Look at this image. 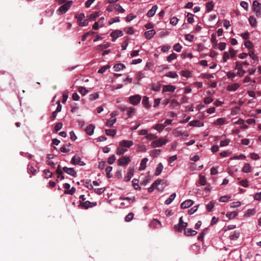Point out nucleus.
<instances>
[{
  "instance_id": "obj_33",
  "label": "nucleus",
  "mask_w": 261,
  "mask_h": 261,
  "mask_svg": "<svg viewBox=\"0 0 261 261\" xmlns=\"http://www.w3.org/2000/svg\"><path fill=\"white\" fill-rule=\"evenodd\" d=\"M214 3L212 1L208 2L206 5V8L207 12H210L213 9Z\"/></svg>"
},
{
  "instance_id": "obj_25",
  "label": "nucleus",
  "mask_w": 261,
  "mask_h": 261,
  "mask_svg": "<svg viewBox=\"0 0 261 261\" xmlns=\"http://www.w3.org/2000/svg\"><path fill=\"white\" fill-rule=\"evenodd\" d=\"M189 125L192 126L201 127L203 126V123H201L198 120H193L189 122Z\"/></svg>"
},
{
  "instance_id": "obj_30",
  "label": "nucleus",
  "mask_w": 261,
  "mask_h": 261,
  "mask_svg": "<svg viewBox=\"0 0 261 261\" xmlns=\"http://www.w3.org/2000/svg\"><path fill=\"white\" fill-rule=\"evenodd\" d=\"M165 127V125L163 124H157L153 126V128L156 130H158L159 132H161L164 127Z\"/></svg>"
},
{
  "instance_id": "obj_5",
  "label": "nucleus",
  "mask_w": 261,
  "mask_h": 261,
  "mask_svg": "<svg viewBox=\"0 0 261 261\" xmlns=\"http://www.w3.org/2000/svg\"><path fill=\"white\" fill-rule=\"evenodd\" d=\"M70 163L73 165H78L79 166H84L86 165L84 162L82 161L81 158L77 155H74L72 158Z\"/></svg>"
},
{
  "instance_id": "obj_49",
  "label": "nucleus",
  "mask_w": 261,
  "mask_h": 261,
  "mask_svg": "<svg viewBox=\"0 0 261 261\" xmlns=\"http://www.w3.org/2000/svg\"><path fill=\"white\" fill-rule=\"evenodd\" d=\"M126 111L127 114L128 115V117H130L133 114H134L135 112V109L132 107H129L127 108Z\"/></svg>"
},
{
  "instance_id": "obj_48",
  "label": "nucleus",
  "mask_w": 261,
  "mask_h": 261,
  "mask_svg": "<svg viewBox=\"0 0 261 261\" xmlns=\"http://www.w3.org/2000/svg\"><path fill=\"white\" fill-rule=\"evenodd\" d=\"M95 33V32H93V31H89V32H87L84 35H83V36L82 37V41H85L86 38H87V37H89V36L90 35L94 34Z\"/></svg>"
},
{
  "instance_id": "obj_29",
  "label": "nucleus",
  "mask_w": 261,
  "mask_h": 261,
  "mask_svg": "<svg viewBox=\"0 0 261 261\" xmlns=\"http://www.w3.org/2000/svg\"><path fill=\"white\" fill-rule=\"evenodd\" d=\"M99 13L96 12L88 16V19L89 21L94 20L97 17L99 16Z\"/></svg>"
},
{
  "instance_id": "obj_56",
  "label": "nucleus",
  "mask_w": 261,
  "mask_h": 261,
  "mask_svg": "<svg viewBox=\"0 0 261 261\" xmlns=\"http://www.w3.org/2000/svg\"><path fill=\"white\" fill-rule=\"evenodd\" d=\"M89 21V19L87 18L83 21L82 20V21L79 22L78 24L81 27H86L88 25Z\"/></svg>"
},
{
  "instance_id": "obj_10",
  "label": "nucleus",
  "mask_w": 261,
  "mask_h": 261,
  "mask_svg": "<svg viewBox=\"0 0 261 261\" xmlns=\"http://www.w3.org/2000/svg\"><path fill=\"white\" fill-rule=\"evenodd\" d=\"M134 169L133 167H129L127 170V174L124 177V180L125 181H128L132 178L134 175Z\"/></svg>"
},
{
  "instance_id": "obj_50",
  "label": "nucleus",
  "mask_w": 261,
  "mask_h": 261,
  "mask_svg": "<svg viewBox=\"0 0 261 261\" xmlns=\"http://www.w3.org/2000/svg\"><path fill=\"white\" fill-rule=\"evenodd\" d=\"M230 197L231 196L228 195L222 196L219 198V201L221 202H225L227 201Z\"/></svg>"
},
{
  "instance_id": "obj_24",
  "label": "nucleus",
  "mask_w": 261,
  "mask_h": 261,
  "mask_svg": "<svg viewBox=\"0 0 261 261\" xmlns=\"http://www.w3.org/2000/svg\"><path fill=\"white\" fill-rule=\"evenodd\" d=\"M176 197V193H174L170 195V196L165 200V204L169 205L170 204Z\"/></svg>"
},
{
  "instance_id": "obj_31",
  "label": "nucleus",
  "mask_w": 261,
  "mask_h": 261,
  "mask_svg": "<svg viewBox=\"0 0 261 261\" xmlns=\"http://www.w3.org/2000/svg\"><path fill=\"white\" fill-rule=\"evenodd\" d=\"M132 185L133 187L136 190H140L141 188L139 185V181L138 179L134 178L132 180Z\"/></svg>"
},
{
  "instance_id": "obj_35",
  "label": "nucleus",
  "mask_w": 261,
  "mask_h": 261,
  "mask_svg": "<svg viewBox=\"0 0 261 261\" xmlns=\"http://www.w3.org/2000/svg\"><path fill=\"white\" fill-rule=\"evenodd\" d=\"M105 132L106 134L108 136H110L112 137H114L117 133V130L116 129H106Z\"/></svg>"
},
{
  "instance_id": "obj_36",
  "label": "nucleus",
  "mask_w": 261,
  "mask_h": 261,
  "mask_svg": "<svg viewBox=\"0 0 261 261\" xmlns=\"http://www.w3.org/2000/svg\"><path fill=\"white\" fill-rule=\"evenodd\" d=\"M249 22L250 24V25L252 27H255L256 25V20L255 18L253 16H251L249 17Z\"/></svg>"
},
{
  "instance_id": "obj_39",
  "label": "nucleus",
  "mask_w": 261,
  "mask_h": 261,
  "mask_svg": "<svg viewBox=\"0 0 261 261\" xmlns=\"http://www.w3.org/2000/svg\"><path fill=\"white\" fill-rule=\"evenodd\" d=\"M230 142V140L228 139H225L224 140H222L220 143V147H225L229 145Z\"/></svg>"
},
{
  "instance_id": "obj_53",
  "label": "nucleus",
  "mask_w": 261,
  "mask_h": 261,
  "mask_svg": "<svg viewBox=\"0 0 261 261\" xmlns=\"http://www.w3.org/2000/svg\"><path fill=\"white\" fill-rule=\"evenodd\" d=\"M161 88V84L157 83V84H153L152 86V90L154 91H159L160 90Z\"/></svg>"
},
{
  "instance_id": "obj_17",
  "label": "nucleus",
  "mask_w": 261,
  "mask_h": 261,
  "mask_svg": "<svg viewBox=\"0 0 261 261\" xmlns=\"http://www.w3.org/2000/svg\"><path fill=\"white\" fill-rule=\"evenodd\" d=\"M94 128H95V126L93 124H91L86 127V128L85 129V131L86 132L87 134L88 135L91 136L94 133Z\"/></svg>"
},
{
  "instance_id": "obj_23",
  "label": "nucleus",
  "mask_w": 261,
  "mask_h": 261,
  "mask_svg": "<svg viewBox=\"0 0 261 261\" xmlns=\"http://www.w3.org/2000/svg\"><path fill=\"white\" fill-rule=\"evenodd\" d=\"M226 123V119L224 118H220L217 119L214 122L215 125H222Z\"/></svg>"
},
{
  "instance_id": "obj_4",
  "label": "nucleus",
  "mask_w": 261,
  "mask_h": 261,
  "mask_svg": "<svg viewBox=\"0 0 261 261\" xmlns=\"http://www.w3.org/2000/svg\"><path fill=\"white\" fill-rule=\"evenodd\" d=\"M130 157L123 156L118 160V165L120 166H125L130 162Z\"/></svg>"
},
{
  "instance_id": "obj_6",
  "label": "nucleus",
  "mask_w": 261,
  "mask_h": 261,
  "mask_svg": "<svg viewBox=\"0 0 261 261\" xmlns=\"http://www.w3.org/2000/svg\"><path fill=\"white\" fill-rule=\"evenodd\" d=\"M141 100V97L138 94L131 96L129 97V102L133 105H137L139 104Z\"/></svg>"
},
{
  "instance_id": "obj_63",
  "label": "nucleus",
  "mask_w": 261,
  "mask_h": 261,
  "mask_svg": "<svg viewBox=\"0 0 261 261\" xmlns=\"http://www.w3.org/2000/svg\"><path fill=\"white\" fill-rule=\"evenodd\" d=\"M116 10L119 13H124L125 12L124 9L119 4L117 5L115 7Z\"/></svg>"
},
{
  "instance_id": "obj_22",
  "label": "nucleus",
  "mask_w": 261,
  "mask_h": 261,
  "mask_svg": "<svg viewBox=\"0 0 261 261\" xmlns=\"http://www.w3.org/2000/svg\"><path fill=\"white\" fill-rule=\"evenodd\" d=\"M240 236V232L237 231H234L231 232L229 238L231 240H237Z\"/></svg>"
},
{
  "instance_id": "obj_27",
  "label": "nucleus",
  "mask_w": 261,
  "mask_h": 261,
  "mask_svg": "<svg viewBox=\"0 0 261 261\" xmlns=\"http://www.w3.org/2000/svg\"><path fill=\"white\" fill-rule=\"evenodd\" d=\"M142 104L147 108H149L151 106L149 102V98L147 96H144L142 99Z\"/></svg>"
},
{
  "instance_id": "obj_34",
  "label": "nucleus",
  "mask_w": 261,
  "mask_h": 261,
  "mask_svg": "<svg viewBox=\"0 0 261 261\" xmlns=\"http://www.w3.org/2000/svg\"><path fill=\"white\" fill-rule=\"evenodd\" d=\"M116 118H112V119H109L108 120H107V122H106V125L108 126V127H112L113 124L116 122Z\"/></svg>"
},
{
  "instance_id": "obj_26",
  "label": "nucleus",
  "mask_w": 261,
  "mask_h": 261,
  "mask_svg": "<svg viewBox=\"0 0 261 261\" xmlns=\"http://www.w3.org/2000/svg\"><path fill=\"white\" fill-rule=\"evenodd\" d=\"M125 65L122 63H118L114 66V69L115 71H119L125 68Z\"/></svg>"
},
{
  "instance_id": "obj_47",
  "label": "nucleus",
  "mask_w": 261,
  "mask_h": 261,
  "mask_svg": "<svg viewBox=\"0 0 261 261\" xmlns=\"http://www.w3.org/2000/svg\"><path fill=\"white\" fill-rule=\"evenodd\" d=\"M238 215V213L236 212H231L227 213L226 215V217L229 219H232L235 218Z\"/></svg>"
},
{
  "instance_id": "obj_57",
  "label": "nucleus",
  "mask_w": 261,
  "mask_h": 261,
  "mask_svg": "<svg viewBox=\"0 0 261 261\" xmlns=\"http://www.w3.org/2000/svg\"><path fill=\"white\" fill-rule=\"evenodd\" d=\"M181 46L180 45V44L178 43H176L174 46H173V49L175 51L179 53L181 51Z\"/></svg>"
},
{
  "instance_id": "obj_3",
  "label": "nucleus",
  "mask_w": 261,
  "mask_h": 261,
  "mask_svg": "<svg viewBox=\"0 0 261 261\" xmlns=\"http://www.w3.org/2000/svg\"><path fill=\"white\" fill-rule=\"evenodd\" d=\"M252 7L254 12L258 17L261 16V4L257 1H254L252 3Z\"/></svg>"
},
{
  "instance_id": "obj_9",
  "label": "nucleus",
  "mask_w": 261,
  "mask_h": 261,
  "mask_svg": "<svg viewBox=\"0 0 261 261\" xmlns=\"http://www.w3.org/2000/svg\"><path fill=\"white\" fill-rule=\"evenodd\" d=\"M63 170L64 172L72 176L76 177L77 176V173L73 168H68L67 167H64Z\"/></svg>"
},
{
  "instance_id": "obj_7",
  "label": "nucleus",
  "mask_w": 261,
  "mask_h": 261,
  "mask_svg": "<svg viewBox=\"0 0 261 261\" xmlns=\"http://www.w3.org/2000/svg\"><path fill=\"white\" fill-rule=\"evenodd\" d=\"M72 3V1H69L67 2L65 4L60 6L59 9V10L61 12L62 14L65 13L71 7Z\"/></svg>"
},
{
  "instance_id": "obj_64",
  "label": "nucleus",
  "mask_w": 261,
  "mask_h": 261,
  "mask_svg": "<svg viewBox=\"0 0 261 261\" xmlns=\"http://www.w3.org/2000/svg\"><path fill=\"white\" fill-rule=\"evenodd\" d=\"M244 45L245 46L248 48V49H251L253 47V44L252 43V42L250 41H247L245 42L244 43Z\"/></svg>"
},
{
  "instance_id": "obj_28",
  "label": "nucleus",
  "mask_w": 261,
  "mask_h": 261,
  "mask_svg": "<svg viewBox=\"0 0 261 261\" xmlns=\"http://www.w3.org/2000/svg\"><path fill=\"white\" fill-rule=\"evenodd\" d=\"M242 171L244 173H250L251 171V168L250 165L246 163L242 168Z\"/></svg>"
},
{
  "instance_id": "obj_40",
  "label": "nucleus",
  "mask_w": 261,
  "mask_h": 261,
  "mask_svg": "<svg viewBox=\"0 0 261 261\" xmlns=\"http://www.w3.org/2000/svg\"><path fill=\"white\" fill-rule=\"evenodd\" d=\"M199 183L202 186H204L206 184V180L204 175H200Z\"/></svg>"
},
{
  "instance_id": "obj_60",
  "label": "nucleus",
  "mask_w": 261,
  "mask_h": 261,
  "mask_svg": "<svg viewBox=\"0 0 261 261\" xmlns=\"http://www.w3.org/2000/svg\"><path fill=\"white\" fill-rule=\"evenodd\" d=\"M62 126H63V124L62 122H59V123H57L55 127H54V129L57 132L58 131H59V130H60L62 127Z\"/></svg>"
},
{
  "instance_id": "obj_46",
  "label": "nucleus",
  "mask_w": 261,
  "mask_h": 261,
  "mask_svg": "<svg viewBox=\"0 0 261 261\" xmlns=\"http://www.w3.org/2000/svg\"><path fill=\"white\" fill-rule=\"evenodd\" d=\"M110 67V66L109 65L103 66L98 70V73L103 74Z\"/></svg>"
},
{
  "instance_id": "obj_62",
  "label": "nucleus",
  "mask_w": 261,
  "mask_h": 261,
  "mask_svg": "<svg viewBox=\"0 0 261 261\" xmlns=\"http://www.w3.org/2000/svg\"><path fill=\"white\" fill-rule=\"evenodd\" d=\"M116 160V158L114 155L110 156L108 159V163L109 164H113Z\"/></svg>"
},
{
  "instance_id": "obj_42",
  "label": "nucleus",
  "mask_w": 261,
  "mask_h": 261,
  "mask_svg": "<svg viewBox=\"0 0 261 261\" xmlns=\"http://www.w3.org/2000/svg\"><path fill=\"white\" fill-rule=\"evenodd\" d=\"M151 224L152 225H153L154 227L156 228H159L161 226V222L157 219H153Z\"/></svg>"
},
{
  "instance_id": "obj_11",
  "label": "nucleus",
  "mask_w": 261,
  "mask_h": 261,
  "mask_svg": "<svg viewBox=\"0 0 261 261\" xmlns=\"http://www.w3.org/2000/svg\"><path fill=\"white\" fill-rule=\"evenodd\" d=\"M194 203L193 200L191 199H188L182 202L180 204L181 208L185 209L187 208L192 205Z\"/></svg>"
},
{
  "instance_id": "obj_54",
  "label": "nucleus",
  "mask_w": 261,
  "mask_h": 261,
  "mask_svg": "<svg viewBox=\"0 0 261 261\" xmlns=\"http://www.w3.org/2000/svg\"><path fill=\"white\" fill-rule=\"evenodd\" d=\"M75 17L77 18L78 23L79 22L82 21L83 19L85 18V14L84 13H80L78 15H76L75 16Z\"/></svg>"
},
{
  "instance_id": "obj_58",
  "label": "nucleus",
  "mask_w": 261,
  "mask_h": 261,
  "mask_svg": "<svg viewBox=\"0 0 261 261\" xmlns=\"http://www.w3.org/2000/svg\"><path fill=\"white\" fill-rule=\"evenodd\" d=\"M173 134L175 137H177L182 135V133L178 129H175L173 131Z\"/></svg>"
},
{
  "instance_id": "obj_55",
  "label": "nucleus",
  "mask_w": 261,
  "mask_h": 261,
  "mask_svg": "<svg viewBox=\"0 0 261 261\" xmlns=\"http://www.w3.org/2000/svg\"><path fill=\"white\" fill-rule=\"evenodd\" d=\"M134 217V214L132 213H129L127 214L125 218V220L126 222H130L132 221Z\"/></svg>"
},
{
  "instance_id": "obj_18",
  "label": "nucleus",
  "mask_w": 261,
  "mask_h": 261,
  "mask_svg": "<svg viewBox=\"0 0 261 261\" xmlns=\"http://www.w3.org/2000/svg\"><path fill=\"white\" fill-rule=\"evenodd\" d=\"M148 160L146 158H145L141 160L140 164V166L139 167V170L140 171L144 170L146 168V164H147V162H148Z\"/></svg>"
},
{
  "instance_id": "obj_37",
  "label": "nucleus",
  "mask_w": 261,
  "mask_h": 261,
  "mask_svg": "<svg viewBox=\"0 0 261 261\" xmlns=\"http://www.w3.org/2000/svg\"><path fill=\"white\" fill-rule=\"evenodd\" d=\"M186 17H187V21L188 23H192L194 21L193 14H192L190 13H188Z\"/></svg>"
},
{
  "instance_id": "obj_61",
  "label": "nucleus",
  "mask_w": 261,
  "mask_h": 261,
  "mask_svg": "<svg viewBox=\"0 0 261 261\" xmlns=\"http://www.w3.org/2000/svg\"><path fill=\"white\" fill-rule=\"evenodd\" d=\"M198 206V205L194 206L193 207H192L191 208H190V210H189L188 214L189 215H192V214H194V213H195L197 211Z\"/></svg>"
},
{
  "instance_id": "obj_45",
  "label": "nucleus",
  "mask_w": 261,
  "mask_h": 261,
  "mask_svg": "<svg viewBox=\"0 0 261 261\" xmlns=\"http://www.w3.org/2000/svg\"><path fill=\"white\" fill-rule=\"evenodd\" d=\"M112 167L108 166L106 169V172L107 173V176L108 178H110L112 177V174H111V172L112 170Z\"/></svg>"
},
{
  "instance_id": "obj_44",
  "label": "nucleus",
  "mask_w": 261,
  "mask_h": 261,
  "mask_svg": "<svg viewBox=\"0 0 261 261\" xmlns=\"http://www.w3.org/2000/svg\"><path fill=\"white\" fill-rule=\"evenodd\" d=\"M165 76L170 78H176L178 75L175 72L169 71L166 74Z\"/></svg>"
},
{
  "instance_id": "obj_2",
  "label": "nucleus",
  "mask_w": 261,
  "mask_h": 261,
  "mask_svg": "<svg viewBox=\"0 0 261 261\" xmlns=\"http://www.w3.org/2000/svg\"><path fill=\"white\" fill-rule=\"evenodd\" d=\"M168 140L166 138H160L152 141L151 143V146L153 148L160 147L166 144Z\"/></svg>"
},
{
  "instance_id": "obj_21",
  "label": "nucleus",
  "mask_w": 261,
  "mask_h": 261,
  "mask_svg": "<svg viewBox=\"0 0 261 261\" xmlns=\"http://www.w3.org/2000/svg\"><path fill=\"white\" fill-rule=\"evenodd\" d=\"M185 234L188 236H194L197 234V231L192 229L191 228H187L185 229Z\"/></svg>"
},
{
  "instance_id": "obj_13",
  "label": "nucleus",
  "mask_w": 261,
  "mask_h": 261,
  "mask_svg": "<svg viewBox=\"0 0 261 261\" xmlns=\"http://www.w3.org/2000/svg\"><path fill=\"white\" fill-rule=\"evenodd\" d=\"M176 88L175 86L170 85H164L163 87L162 92H173Z\"/></svg>"
},
{
  "instance_id": "obj_20",
  "label": "nucleus",
  "mask_w": 261,
  "mask_h": 261,
  "mask_svg": "<svg viewBox=\"0 0 261 261\" xmlns=\"http://www.w3.org/2000/svg\"><path fill=\"white\" fill-rule=\"evenodd\" d=\"M155 34L154 30H150L145 32V36L146 39H150Z\"/></svg>"
},
{
  "instance_id": "obj_59",
  "label": "nucleus",
  "mask_w": 261,
  "mask_h": 261,
  "mask_svg": "<svg viewBox=\"0 0 261 261\" xmlns=\"http://www.w3.org/2000/svg\"><path fill=\"white\" fill-rule=\"evenodd\" d=\"M241 203L240 201L232 202L230 203V207L232 208H236L240 206Z\"/></svg>"
},
{
  "instance_id": "obj_15",
  "label": "nucleus",
  "mask_w": 261,
  "mask_h": 261,
  "mask_svg": "<svg viewBox=\"0 0 261 261\" xmlns=\"http://www.w3.org/2000/svg\"><path fill=\"white\" fill-rule=\"evenodd\" d=\"M97 202H90L89 201H86L85 202H83L81 205L83 207H84L85 208L87 209L89 207H92L93 206H94L96 205Z\"/></svg>"
},
{
  "instance_id": "obj_41",
  "label": "nucleus",
  "mask_w": 261,
  "mask_h": 261,
  "mask_svg": "<svg viewBox=\"0 0 261 261\" xmlns=\"http://www.w3.org/2000/svg\"><path fill=\"white\" fill-rule=\"evenodd\" d=\"M215 206V203L212 201L206 205V208L208 212H211Z\"/></svg>"
},
{
  "instance_id": "obj_16",
  "label": "nucleus",
  "mask_w": 261,
  "mask_h": 261,
  "mask_svg": "<svg viewBox=\"0 0 261 261\" xmlns=\"http://www.w3.org/2000/svg\"><path fill=\"white\" fill-rule=\"evenodd\" d=\"M240 86V85L239 84L234 83L228 85L226 88V90L229 91H235L239 88Z\"/></svg>"
},
{
  "instance_id": "obj_32",
  "label": "nucleus",
  "mask_w": 261,
  "mask_h": 261,
  "mask_svg": "<svg viewBox=\"0 0 261 261\" xmlns=\"http://www.w3.org/2000/svg\"><path fill=\"white\" fill-rule=\"evenodd\" d=\"M187 226H185V225L182 224H180L178 223L174 225V228L178 231H181L184 229H185Z\"/></svg>"
},
{
  "instance_id": "obj_12",
  "label": "nucleus",
  "mask_w": 261,
  "mask_h": 261,
  "mask_svg": "<svg viewBox=\"0 0 261 261\" xmlns=\"http://www.w3.org/2000/svg\"><path fill=\"white\" fill-rule=\"evenodd\" d=\"M120 200L127 201L126 207L128 206L131 203H133L136 201V198L135 196L132 197H120Z\"/></svg>"
},
{
  "instance_id": "obj_52",
  "label": "nucleus",
  "mask_w": 261,
  "mask_h": 261,
  "mask_svg": "<svg viewBox=\"0 0 261 261\" xmlns=\"http://www.w3.org/2000/svg\"><path fill=\"white\" fill-rule=\"evenodd\" d=\"M99 97V94L98 93H95L89 95V100L91 101L94 100Z\"/></svg>"
},
{
  "instance_id": "obj_19",
  "label": "nucleus",
  "mask_w": 261,
  "mask_h": 261,
  "mask_svg": "<svg viewBox=\"0 0 261 261\" xmlns=\"http://www.w3.org/2000/svg\"><path fill=\"white\" fill-rule=\"evenodd\" d=\"M163 168L164 167L162 163H160L159 164H158L155 168V175L159 176L162 173Z\"/></svg>"
},
{
  "instance_id": "obj_1",
  "label": "nucleus",
  "mask_w": 261,
  "mask_h": 261,
  "mask_svg": "<svg viewBox=\"0 0 261 261\" xmlns=\"http://www.w3.org/2000/svg\"><path fill=\"white\" fill-rule=\"evenodd\" d=\"M134 143L132 141L122 140L119 142V147L117 149L116 153L118 155L123 154L127 151L129 148L133 145Z\"/></svg>"
},
{
  "instance_id": "obj_8",
  "label": "nucleus",
  "mask_w": 261,
  "mask_h": 261,
  "mask_svg": "<svg viewBox=\"0 0 261 261\" xmlns=\"http://www.w3.org/2000/svg\"><path fill=\"white\" fill-rule=\"evenodd\" d=\"M123 33L120 30H115L111 32L110 34V36L112 37V41L113 42H115L118 37H121Z\"/></svg>"
},
{
  "instance_id": "obj_43",
  "label": "nucleus",
  "mask_w": 261,
  "mask_h": 261,
  "mask_svg": "<svg viewBox=\"0 0 261 261\" xmlns=\"http://www.w3.org/2000/svg\"><path fill=\"white\" fill-rule=\"evenodd\" d=\"M176 58H177L176 54L173 53L167 57V61L168 62H171L172 61L175 59Z\"/></svg>"
},
{
  "instance_id": "obj_38",
  "label": "nucleus",
  "mask_w": 261,
  "mask_h": 261,
  "mask_svg": "<svg viewBox=\"0 0 261 261\" xmlns=\"http://www.w3.org/2000/svg\"><path fill=\"white\" fill-rule=\"evenodd\" d=\"M78 90L79 92L83 95H85L89 92V90L88 89L83 87H79Z\"/></svg>"
},
{
  "instance_id": "obj_14",
  "label": "nucleus",
  "mask_w": 261,
  "mask_h": 261,
  "mask_svg": "<svg viewBox=\"0 0 261 261\" xmlns=\"http://www.w3.org/2000/svg\"><path fill=\"white\" fill-rule=\"evenodd\" d=\"M158 8V7L157 5H153L152 8L147 12L146 15L149 17H151L154 16L155 14L157 9Z\"/></svg>"
},
{
  "instance_id": "obj_51",
  "label": "nucleus",
  "mask_w": 261,
  "mask_h": 261,
  "mask_svg": "<svg viewBox=\"0 0 261 261\" xmlns=\"http://www.w3.org/2000/svg\"><path fill=\"white\" fill-rule=\"evenodd\" d=\"M179 19L176 17H173L170 19V23L173 25H176L178 23Z\"/></svg>"
}]
</instances>
